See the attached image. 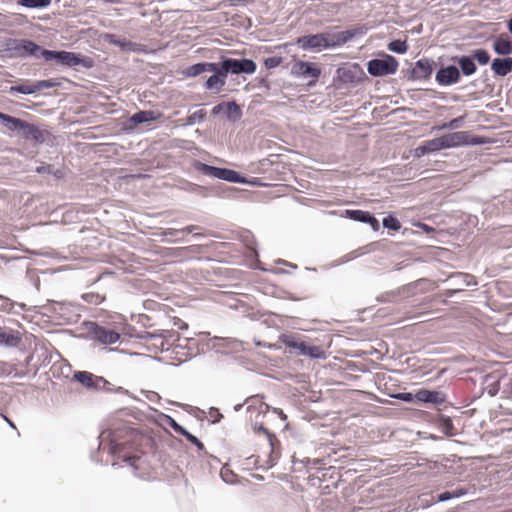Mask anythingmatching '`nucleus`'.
<instances>
[{
	"label": "nucleus",
	"instance_id": "nucleus-43",
	"mask_svg": "<svg viewBox=\"0 0 512 512\" xmlns=\"http://www.w3.org/2000/svg\"><path fill=\"white\" fill-rule=\"evenodd\" d=\"M16 307H18L21 311L26 310V304L12 302L9 299H6V305L3 307V309L8 313L18 314L19 310L15 309Z\"/></svg>",
	"mask_w": 512,
	"mask_h": 512
},
{
	"label": "nucleus",
	"instance_id": "nucleus-16",
	"mask_svg": "<svg viewBox=\"0 0 512 512\" xmlns=\"http://www.w3.org/2000/svg\"><path fill=\"white\" fill-rule=\"evenodd\" d=\"M492 49L499 56L510 57L512 54V40L503 34L493 37Z\"/></svg>",
	"mask_w": 512,
	"mask_h": 512
},
{
	"label": "nucleus",
	"instance_id": "nucleus-15",
	"mask_svg": "<svg viewBox=\"0 0 512 512\" xmlns=\"http://www.w3.org/2000/svg\"><path fill=\"white\" fill-rule=\"evenodd\" d=\"M491 71L495 77H505L512 72V57H497L491 62Z\"/></svg>",
	"mask_w": 512,
	"mask_h": 512
},
{
	"label": "nucleus",
	"instance_id": "nucleus-21",
	"mask_svg": "<svg viewBox=\"0 0 512 512\" xmlns=\"http://www.w3.org/2000/svg\"><path fill=\"white\" fill-rule=\"evenodd\" d=\"M193 166H194L195 170H197L198 172H201L204 175H208V176L217 178L219 180L224 179V176H225V173L227 170V168L211 166V165L202 163L200 161H195Z\"/></svg>",
	"mask_w": 512,
	"mask_h": 512
},
{
	"label": "nucleus",
	"instance_id": "nucleus-53",
	"mask_svg": "<svg viewBox=\"0 0 512 512\" xmlns=\"http://www.w3.org/2000/svg\"><path fill=\"white\" fill-rule=\"evenodd\" d=\"M486 390H487L488 395L491 397L497 395V393L500 390L499 380H494L492 383L488 384Z\"/></svg>",
	"mask_w": 512,
	"mask_h": 512
},
{
	"label": "nucleus",
	"instance_id": "nucleus-12",
	"mask_svg": "<svg viewBox=\"0 0 512 512\" xmlns=\"http://www.w3.org/2000/svg\"><path fill=\"white\" fill-rule=\"evenodd\" d=\"M460 70L456 65L441 67L435 74V81L440 86H451L459 82Z\"/></svg>",
	"mask_w": 512,
	"mask_h": 512
},
{
	"label": "nucleus",
	"instance_id": "nucleus-1",
	"mask_svg": "<svg viewBox=\"0 0 512 512\" xmlns=\"http://www.w3.org/2000/svg\"><path fill=\"white\" fill-rule=\"evenodd\" d=\"M43 59L46 62L54 63L55 66L72 69L77 72L91 70L96 65L93 57L80 52L66 50L46 49L43 52Z\"/></svg>",
	"mask_w": 512,
	"mask_h": 512
},
{
	"label": "nucleus",
	"instance_id": "nucleus-23",
	"mask_svg": "<svg viewBox=\"0 0 512 512\" xmlns=\"http://www.w3.org/2000/svg\"><path fill=\"white\" fill-rule=\"evenodd\" d=\"M41 91L39 86V80L32 83H21L18 85L11 86L7 93L11 96L16 94L33 95Z\"/></svg>",
	"mask_w": 512,
	"mask_h": 512
},
{
	"label": "nucleus",
	"instance_id": "nucleus-18",
	"mask_svg": "<svg viewBox=\"0 0 512 512\" xmlns=\"http://www.w3.org/2000/svg\"><path fill=\"white\" fill-rule=\"evenodd\" d=\"M416 401L431 404H442L446 401V397L439 391L420 389L416 392Z\"/></svg>",
	"mask_w": 512,
	"mask_h": 512
},
{
	"label": "nucleus",
	"instance_id": "nucleus-35",
	"mask_svg": "<svg viewBox=\"0 0 512 512\" xmlns=\"http://www.w3.org/2000/svg\"><path fill=\"white\" fill-rule=\"evenodd\" d=\"M205 118L206 112L201 109L190 114L186 119V124L189 126L200 124L205 121Z\"/></svg>",
	"mask_w": 512,
	"mask_h": 512
},
{
	"label": "nucleus",
	"instance_id": "nucleus-60",
	"mask_svg": "<svg viewBox=\"0 0 512 512\" xmlns=\"http://www.w3.org/2000/svg\"><path fill=\"white\" fill-rule=\"evenodd\" d=\"M341 77L346 82H352L354 78L351 70H343Z\"/></svg>",
	"mask_w": 512,
	"mask_h": 512
},
{
	"label": "nucleus",
	"instance_id": "nucleus-56",
	"mask_svg": "<svg viewBox=\"0 0 512 512\" xmlns=\"http://www.w3.org/2000/svg\"><path fill=\"white\" fill-rule=\"evenodd\" d=\"M485 141L482 137L480 136H474V137H471L469 134H468V142H467V145H481V144H484Z\"/></svg>",
	"mask_w": 512,
	"mask_h": 512
},
{
	"label": "nucleus",
	"instance_id": "nucleus-45",
	"mask_svg": "<svg viewBox=\"0 0 512 512\" xmlns=\"http://www.w3.org/2000/svg\"><path fill=\"white\" fill-rule=\"evenodd\" d=\"M242 240L246 247L249 248L257 256V252L255 250L256 241L254 236L247 231L242 235Z\"/></svg>",
	"mask_w": 512,
	"mask_h": 512
},
{
	"label": "nucleus",
	"instance_id": "nucleus-55",
	"mask_svg": "<svg viewBox=\"0 0 512 512\" xmlns=\"http://www.w3.org/2000/svg\"><path fill=\"white\" fill-rule=\"evenodd\" d=\"M220 475L224 482H226V483L233 482L232 477L234 476V474L230 470H228V469L226 470V469L222 468Z\"/></svg>",
	"mask_w": 512,
	"mask_h": 512
},
{
	"label": "nucleus",
	"instance_id": "nucleus-61",
	"mask_svg": "<svg viewBox=\"0 0 512 512\" xmlns=\"http://www.w3.org/2000/svg\"><path fill=\"white\" fill-rule=\"evenodd\" d=\"M338 35L341 36L338 39V44L346 43V42L350 41L351 39H353V37L355 36V34H352V33H349V34H338Z\"/></svg>",
	"mask_w": 512,
	"mask_h": 512
},
{
	"label": "nucleus",
	"instance_id": "nucleus-17",
	"mask_svg": "<svg viewBox=\"0 0 512 512\" xmlns=\"http://www.w3.org/2000/svg\"><path fill=\"white\" fill-rule=\"evenodd\" d=\"M215 66V70L209 71L213 72V74L206 80L205 87L208 90H215L218 93L225 85L226 74H222V67L220 64L215 63Z\"/></svg>",
	"mask_w": 512,
	"mask_h": 512
},
{
	"label": "nucleus",
	"instance_id": "nucleus-26",
	"mask_svg": "<svg viewBox=\"0 0 512 512\" xmlns=\"http://www.w3.org/2000/svg\"><path fill=\"white\" fill-rule=\"evenodd\" d=\"M216 66L213 62H199L189 66L186 69L185 75L188 77H195L204 72H208L210 70H215Z\"/></svg>",
	"mask_w": 512,
	"mask_h": 512
},
{
	"label": "nucleus",
	"instance_id": "nucleus-7",
	"mask_svg": "<svg viewBox=\"0 0 512 512\" xmlns=\"http://www.w3.org/2000/svg\"><path fill=\"white\" fill-rule=\"evenodd\" d=\"M87 335L89 339L102 345H112L120 340V334L110 328L99 325L96 322H88Z\"/></svg>",
	"mask_w": 512,
	"mask_h": 512
},
{
	"label": "nucleus",
	"instance_id": "nucleus-38",
	"mask_svg": "<svg viewBox=\"0 0 512 512\" xmlns=\"http://www.w3.org/2000/svg\"><path fill=\"white\" fill-rule=\"evenodd\" d=\"M159 334V340L163 339L166 347H169L172 342L179 339L178 333L173 330H159Z\"/></svg>",
	"mask_w": 512,
	"mask_h": 512
},
{
	"label": "nucleus",
	"instance_id": "nucleus-46",
	"mask_svg": "<svg viewBox=\"0 0 512 512\" xmlns=\"http://www.w3.org/2000/svg\"><path fill=\"white\" fill-rule=\"evenodd\" d=\"M194 230V226H187L181 230H177V229H173V228H169V229H166L165 232H164V235L165 236H170V237H176L178 235H184L186 233H191L192 231Z\"/></svg>",
	"mask_w": 512,
	"mask_h": 512
},
{
	"label": "nucleus",
	"instance_id": "nucleus-25",
	"mask_svg": "<svg viewBox=\"0 0 512 512\" xmlns=\"http://www.w3.org/2000/svg\"><path fill=\"white\" fill-rule=\"evenodd\" d=\"M48 312L58 316L61 319H67V314L69 312V305L65 302H57V301H49L45 306Z\"/></svg>",
	"mask_w": 512,
	"mask_h": 512
},
{
	"label": "nucleus",
	"instance_id": "nucleus-63",
	"mask_svg": "<svg viewBox=\"0 0 512 512\" xmlns=\"http://www.w3.org/2000/svg\"><path fill=\"white\" fill-rule=\"evenodd\" d=\"M461 291H463V288L448 289V290H446V291L444 292V295H445L446 297L451 298V297H453L455 294H457V293H459V292H461Z\"/></svg>",
	"mask_w": 512,
	"mask_h": 512
},
{
	"label": "nucleus",
	"instance_id": "nucleus-8",
	"mask_svg": "<svg viewBox=\"0 0 512 512\" xmlns=\"http://www.w3.org/2000/svg\"><path fill=\"white\" fill-rule=\"evenodd\" d=\"M220 66L222 67V74H226V76L229 73L235 75L253 74L257 68L256 63L248 58H224Z\"/></svg>",
	"mask_w": 512,
	"mask_h": 512
},
{
	"label": "nucleus",
	"instance_id": "nucleus-59",
	"mask_svg": "<svg viewBox=\"0 0 512 512\" xmlns=\"http://www.w3.org/2000/svg\"><path fill=\"white\" fill-rule=\"evenodd\" d=\"M426 154H429V151L427 149V146L425 143H423L422 145H420L419 147H417L415 149V156L416 157H422Z\"/></svg>",
	"mask_w": 512,
	"mask_h": 512
},
{
	"label": "nucleus",
	"instance_id": "nucleus-30",
	"mask_svg": "<svg viewBox=\"0 0 512 512\" xmlns=\"http://www.w3.org/2000/svg\"><path fill=\"white\" fill-rule=\"evenodd\" d=\"M345 216L353 221L366 223L370 219V212L363 210H345Z\"/></svg>",
	"mask_w": 512,
	"mask_h": 512
},
{
	"label": "nucleus",
	"instance_id": "nucleus-52",
	"mask_svg": "<svg viewBox=\"0 0 512 512\" xmlns=\"http://www.w3.org/2000/svg\"><path fill=\"white\" fill-rule=\"evenodd\" d=\"M39 86H40V89L43 90V89L59 87L60 83L53 79H46V80H39Z\"/></svg>",
	"mask_w": 512,
	"mask_h": 512
},
{
	"label": "nucleus",
	"instance_id": "nucleus-57",
	"mask_svg": "<svg viewBox=\"0 0 512 512\" xmlns=\"http://www.w3.org/2000/svg\"><path fill=\"white\" fill-rule=\"evenodd\" d=\"M366 224H369L373 231H378L380 229V223L379 221L370 213V219H368V222Z\"/></svg>",
	"mask_w": 512,
	"mask_h": 512
},
{
	"label": "nucleus",
	"instance_id": "nucleus-37",
	"mask_svg": "<svg viewBox=\"0 0 512 512\" xmlns=\"http://www.w3.org/2000/svg\"><path fill=\"white\" fill-rule=\"evenodd\" d=\"M81 298L88 304L93 305H99L105 300V296L95 293V292H88L82 294Z\"/></svg>",
	"mask_w": 512,
	"mask_h": 512
},
{
	"label": "nucleus",
	"instance_id": "nucleus-47",
	"mask_svg": "<svg viewBox=\"0 0 512 512\" xmlns=\"http://www.w3.org/2000/svg\"><path fill=\"white\" fill-rule=\"evenodd\" d=\"M283 59L279 56H271L264 59V65L267 69H274L282 63Z\"/></svg>",
	"mask_w": 512,
	"mask_h": 512
},
{
	"label": "nucleus",
	"instance_id": "nucleus-24",
	"mask_svg": "<svg viewBox=\"0 0 512 512\" xmlns=\"http://www.w3.org/2000/svg\"><path fill=\"white\" fill-rule=\"evenodd\" d=\"M448 280H450L452 284L454 286H457L458 288L468 287L477 284L472 275L462 272H456L451 274L448 277Z\"/></svg>",
	"mask_w": 512,
	"mask_h": 512
},
{
	"label": "nucleus",
	"instance_id": "nucleus-28",
	"mask_svg": "<svg viewBox=\"0 0 512 512\" xmlns=\"http://www.w3.org/2000/svg\"><path fill=\"white\" fill-rule=\"evenodd\" d=\"M156 119L154 111L151 110H142L134 113L129 121L135 125L151 122Z\"/></svg>",
	"mask_w": 512,
	"mask_h": 512
},
{
	"label": "nucleus",
	"instance_id": "nucleus-39",
	"mask_svg": "<svg viewBox=\"0 0 512 512\" xmlns=\"http://www.w3.org/2000/svg\"><path fill=\"white\" fill-rule=\"evenodd\" d=\"M424 143L426 144L429 153H433V152H437L442 149H445L442 136L425 141Z\"/></svg>",
	"mask_w": 512,
	"mask_h": 512
},
{
	"label": "nucleus",
	"instance_id": "nucleus-19",
	"mask_svg": "<svg viewBox=\"0 0 512 512\" xmlns=\"http://www.w3.org/2000/svg\"><path fill=\"white\" fill-rule=\"evenodd\" d=\"M445 149L466 146L468 142V132L458 131L442 136Z\"/></svg>",
	"mask_w": 512,
	"mask_h": 512
},
{
	"label": "nucleus",
	"instance_id": "nucleus-33",
	"mask_svg": "<svg viewBox=\"0 0 512 512\" xmlns=\"http://www.w3.org/2000/svg\"><path fill=\"white\" fill-rule=\"evenodd\" d=\"M387 48H388V50H390L393 53L404 54L408 50V45L405 40L396 39V40H392L387 45Z\"/></svg>",
	"mask_w": 512,
	"mask_h": 512
},
{
	"label": "nucleus",
	"instance_id": "nucleus-10",
	"mask_svg": "<svg viewBox=\"0 0 512 512\" xmlns=\"http://www.w3.org/2000/svg\"><path fill=\"white\" fill-rule=\"evenodd\" d=\"M291 75L296 78H311L310 84H314L321 75V69L314 63L297 61L291 67Z\"/></svg>",
	"mask_w": 512,
	"mask_h": 512
},
{
	"label": "nucleus",
	"instance_id": "nucleus-36",
	"mask_svg": "<svg viewBox=\"0 0 512 512\" xmlns=\"http://www.w3.org/2000/svg\"><path fill=\"white\" fill-rule=\"evenodd\" d=\"M382 225L384 228L393 230V231H399L401 229V223L400 221L393 215L386 216L383 221Z\"/></svg>",
	"mask_w": 512,
	"mask_h": 512
},
{
	"label": "nucleus",
	"instance_id": "nucleus-40",
	"mask_svg": "<svg viewBox=\"0 0 512 512\" xmlns=\"http://www.w3.org/2000/svg\"><path fill=\"white\" fill-rule=\"evenodd\" d=\"M18 342L19 337L0 330V344H5L7 346H16Z\"/></svg>",
	"mask_w": 512,
	"mask_h": 512
},
{
	"label": "nucleus",
	"instance_id": "nucleus-42",
	"mask_svg": "<svg viewBox=\"0 0 512 512\" xmlns=\"http://www.w3.org/2000/svg\"><path fill=\"white\" fill-rule=\"evenodd\" d=\"M123 462H125L128 466L133 468L135 475L138 476V474H136V471L138 469H140L141 457L136 456V455H124ZM139 477H142V476L139 475Z\"/></svg>",
	"mask_w": 512,
	"mask_h": 512
},
{
	"label": "nucleus",
	"instance_id": "nucleus-27",
	"mask_svg": "<svg viewBox=\"0 0 512 512\" xmlns=\"http://www.w3.org/2000/svg\"><path fill=\"white\" fill-rule=\"evenodd\" d=\"M0 122L11 131L20 130L24 120L0 112Z\"/></svg>",
	"mask_w": 512,
	"mask_h": 512
},
{
	"label": "nucleus",
	"instance_id": "nucleus-2",
	"mask_svg": "<svg viewBox=\"0 0 512 512\" xmlns=\"http://www.w3.org/2000/svg\"><path fill=\"white\" fill-rule=\"evenodd\" d=\"M45 48L30 40L8 38L0 42V58H43Z\"/></svg>",
	"mask_w": 512,
	"mask_h": 512
},
{
	"label": "nucleus",
	"instance_id": "nucleus-14",
	"mask_svg": "<svg viewBox=\"0 0 512 512\" xmlns=\"http://www.w3.org/2000/svg\"><path fill=\"white\" fill-rule=\"evenodd\" d=\"M165 423L169 425L174 432L186 438L191 444L195 445L198 451L204 450V444L182 425H180L173 417L165 415Z\"/></svg>",
	"mask_w": 512,
	"mask_h": 512
},
{
	"label": "nucleus",
	"instance_id": "nucleus-62",
	"mask_svg": "<svg viewBox=\"0 0 512 512\" xmlns=\"http://www.w3.org/2000/svg\"><path fill=\"white\" fill-rule=\"evenodd\" d=\"M209 413L211 416H216V419L213 421L214 423L219 422L220 419L222 418V414L215 407H211Z\"/></svg>",
	"mask_w": 512,
	"mask_h": 512
},
{
	"label": "nucleus",
	"instance_id": "nucleus-34",
	"mask_svg": "<svg viewBox=\"0 0 512 512\" xmlns=\"http://www.w3.org/2000/svg\"><path fill=\"white\" fill-rule=\"evenodd\" d=\"M223 181L243 184L247 183V178L239 174L237 171L227 168Z\"/></svg>",
	"mask_w": 512,
	"mask_h": 512
},
{
	"label": "nucleus",
	"instance_id": "nucleus-4",
	"mask_svg": "<svg viewBox=\"0 0 512 512\" xmlns=\"http://www.w3.org/2000/svg\"><path fill=\"white\" fill-rule=\"evenodd\" d=\"M279 340L290 349V352L296 350L299 355L308 356L311 359L326 358V352L320 346L310 345L294 334H282L279 336Z\"/></svg>",
	"mask_w": 512,
	"mask_h": 512
},
{
	"label": "nucleus",
	"instance_id": "nucleus-13",
	"mask_svg": "<svg viewBox=\"0 0 512 512\" xmlns=\"http://www.w3.org/2000/svg\"><path fill=\"white\" fill-rule=\"evenodd\" d=\"M436 63L428 58H421L416 61L414 67L410 71L409 79L411 80H427L431 77L433 66Z\"/></svg>",
	"mask_w": 512,
	"mask_h": 512
},
{
	"label": "nucleus",
	"instance_id": "nucleus-9",
	"mask_svg": "<svg viewBox=\"0 0 512 512\" xmlns=\"http://www.w3.org/2000/svg\"><path fill=\"white\" fill-rule=\"evenodd\" d=\"M331 34H308L297 39V44L300 48L306 51H321L324 48L334 46L335 43L330 44L326 36Z\"/></svg>",
	"mask_w": 512,
	"mask_h": 512
},
{
	"label": "nucleus",
	"instance_id": "nucleus-49",
	"mask_svg": "<svg viewBox=\"0 0 512 512\" xmlns=\"http://www.w3.org/2000/svg\"><path fill=\"white\" fill-rule=\"evenodd\" d=\"M151 342H152V344H151V346L148 347V349L150 351L155 352V353L163 352L164 350H168L169 349V347H166L163 339H161V340H153Z\"/></svg>",
	"mask_w": 512,
	"mask_h": 512
},
{
	"label": "nucleus",
	"instance_id": "nucleus-20",
	"mask_svg": "<svg viewBox=\"0 0 512 512\" xmlns=\"http://www.w3.org/2000/svg\"><path fill=\"white\" fill-rule=\"evenodd\" d=\"M20 130L23 131L26 138L34 140L37 144L44 143L46 135L48 134L47 132L39 129L35 124H31L26 121H24Z\"/></svg>",
	"mask_w": 512,
	"mask_h": 512
},
{
	"label": "nucleus",
	"instance_id": "nucleus-11",
	"mask_svg": "<svg viewBox=\"0 0 512 512\" xmlns=\"http://www.w3.org/2000/svg\"><path fill=\"white\" fill-rule=\"evenodd\" d=\"M221 113L225 115L228 121L234 123L239 121L243 116L242 109L236 101L221 102L215 105L211 110V114L215 116Z\"/></svg>",
	"mask_w": 512,
	"mask_h": 512
},
{
	"label": "nucleus",
	"instance_id": "nucleus-3",
	"mask_svg": "<svg viewBox=\"0 0 512 512\" xmlns=\"http://www.w3.org/2000/svg\"><path fill=\"white\" fill-rule=\"evenodd\" d=\"M135 430L126 426L109 427L99 435V447L105 449L108 445V452L112 455L120 453L123 446L128 443L135 435Z\"/></svg>",
	"mask_w": 512,
	"mask_h": 512
},
{
	"label": "nucleus",
	"instance_id": "nucleus-6",
	"mask_svg": "<svg viewBox=\"0 0 512 512\" xmlns=\"http://www.w3.org/2000/svg\"><path fill=\"white\" fill-rule=\"evenodd\" d=\"M397 59L389 54L380 53L378 57L367 62V71L373 77L393 75L398 69Z\"/></svg>",
	"mask_w": 512,
	"mask_h": 512
},
{
	"label": "nucleus",
	"instance_id": "nucleus-50",
	"mask_svg": "<svg viewBox=\"0 0 512 512\" xmlns=\"http://www.w3.org/2000/svg\"><path fill=\"white\" fill-rule=\"evenodd\" d=\"M463 120H464V117H462V116L454 118V119L450 120L449 122L443 123L439 127V129H456V128H458L461 125Z\"/></svg>",
	"mask_w": 512,
	"mask_h": 512
},
{
	"label": "nucleus",
	"instance_id": "nucleus-29",
	"mask_svg": "<svg viewBox=\"0 0 512 512\" xmlns=\"http://www.w3.org/2000/svg\"><path fill=\"white\" fill-rule=\"evenodd\" d=\"M468 493L465 488H458L453 491H445L437 495V502H446L451 499H457L465 496Z\"/></svg>",
	"mask_w": 512,
	"mask_h": 512
},
{
	"label": "nucleus",
	"instance_id": "nucleus-5",
	"mask_svg": "<svg viewBox=\"0 0 512 512\" xmlns=\"http://www.w3.org/2000/svg\"><path fill=\"white\" fill-rule=\"evenodd\" d=\"M73 378L89 390L127 393V390L123 387L114 388L113 385L104 377L94 375L88 371H77L74 373Z\"/></svg>",
	"mask_w": 512,
	"mask_h": 512
},
{
	"label": "nucleus",
	"instance_id": "nucleus-22",
	"mask_svg": "<svg viewBox=\"0 0 512 512\" xmlns=\"http://www.w3.org/2000/svg\"><path fill=\"white\" fill-rule=\"evenodd\" d=\"M454 60L458 65L460 75L463 74L468 77L476 73L477 66L470 55L457 56Z\"/></svg>",
	"mask_w": 512,
	"mask_h": 512
},
{
	"label": "nucleus",
	"instance_id": "nucleus-32",
	"mask_svg": "<svg viewBox=\"0 0 512 512\" xmlns=\"http://www.w3.org/2000/svg\"><path fill=\"white\" fill-rule=\"evenodd\" d=\"M106 36L109 38L110 42H112L116 45H119L122 50H125V51H136L137 50L136 47L138 45L136 43L118 39L117 34H106Z\"/></svg>",
	"mask_w": 512,
	"mask_h": 512
},
{
	"label": "nucleus",
	"instance_id": "nucleus-64",
	"mask_svg": "<svg viewBox=\"0 0 512 512\" xmlns=\"http://www.w3.org/2000/svg\"><path fill=\"white\" fill-rule=\"evenodd\" d=\"M49 175H53L55 178L60 179V178H62V177H63V171H62V170H60V169H56V170H55V169L52 167V173H50Z\"/></svg>",
	"mask_w": 512,
	"mask_h": 512
},
{
	"label": "nucleus",
	"instance_id": "nucleus-58",
	"mask_svg": "<svg viewBox=\"0 0 512 512\" xmlns=\"http://www.w3.org/2000/svg\"><path fill=\"white\" fill-rule=\"evenodd\" d=\"M322 462V460L320 459H310V458H304L303 460H301V463L308 467V466H313V467H316L317 465H319L320 463Z\"/></svg>",
	"mask_w": 512,
	"mask_h": 512
},
{
	"label": "nucleus",
	"instance_id": "nucleus-41",
	"mask_svg": "<svg viewBox=\"0 0 512 512\" xmlns=\"http://www.w3.org/2000/svg\"><path fill=\"white\" fill-rule=\"evenodd\" d=\"M51 0H20L19 4L28 8H44L49 6Z\"/></svg>",
	"mask_w": 512,
	"mask_h": 512
},
{
	"label": "nucleus",
	"instance_id": "nucleus-31",
	"mask_svg": "<svg viewBox=\"0 0 512 512\" xmlns=\"http://www.w3.org/2000/svg\"><path fill=\"white\" fill-rule=\"evenodd\" d=\"M470 56L473 58L474 62L477 61L481 66L487 65L491 60L490 54L483 48L472 50Z\"/></svg>",
	"mask_w": 512,
	"mask_h": 512
},
{
	"label": "nucleus",
	"instance_id": "nucleus-54",
	"mask_svg": "<svg viewBox=\"0 0 512 512\" xmlns=\"http://www.w3.org/2000/svg\"><path fill=\"white\" fill-rule=\"evenodd\" d=\"M52 165L50 164H41L36 167L35 172L38 174H50L52 173Z\"/></svg>",
	"mask_w": 512,
	"mask_h": 512
},
{
	"label": "nucleus",
	"instance_id": "nucleus-44",
	"mask_svg": "<svg viewBox=\"0 0 512 512\" xmlns=\"http://www.w3.org/2000/svg\"><path fill=\"white\" fill-rule=\"evenodd\" d=\"M159 331L157 332H148V331H141L138 332L135 337L140 340H144L146 342L153 341V340H159L160 339Z\"/></svg>",
	"mask_w": 512,
	"mask_h": 512
},
{
	"label": "nucleus",
	"instance_id": "nucleus-48",
	"mask_svg": "<svg viewBox=\"0 0 512 512\" xmlns=\"http://www.w3.org/2000/svg\"><path fill=\"white\" fill-rule=\"evenodd\" d=\"M392 397L403 402L411 403L416 400V393L413 394L411 392H400L393 394Z\"/></svg>",
	"mask_w": 512,
	"mask_h": 512
},
{
	"label": "nucleus",
	"instance_id": "nucleus-51",
	"mask_svg": "<svg viewBox=\"0 0 512 512\" xmlns=\"http://www.w3.org/2000/svg\"><path fill=\"white\" fill-rule=\"evenodd\" d=\"M255 430H257L259 432H262L263 434H265L267 436L269 444H270V446H271V448L273 450L274 449V442L277 441L275 436L271 432H269V430L266 427H264L262 424H260L259 426H256Z\"/></svg>",
	"mask_w": 512,
	"mask_h": 512
}]
</instances>
